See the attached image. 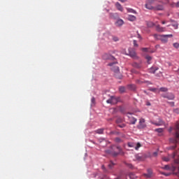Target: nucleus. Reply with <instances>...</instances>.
Here are the masks:
<instances>
[{"mask_svg":"<svg viewBox=\"0 0 179 179\" xmlns=\"http://www.w3.org/2000/svg\"><path fill=\"white\" fill-rule=\"evenodd\" d=\"M112 52H115L114 51H109V52H105L102 55V58L103 59H109L112 61V63H109L108 66L110 67V70L114 71L115 76L116 78H122V76L120 71L119 67L117 66L118 64V61L114 55H112Z\"/></svg>","mask_w":179,"mask_h":179,"instance_id":"f257e3e1","label":"nucleus"},{"mask_svg":"<svg viewBox=\"0 0 179 179\" xmlns=\"http://www.w3.org/2000/svg\"><path fill=\"white\" fill-rule=\"evenodd\" d=\"M172 130H175V137L173 138H170V142L173 143V145H171L169 149L174 150V149H176L177 143L179 141V122H177L174 127H171L170 131H172Z\"/></svg>","mask_w":179,"mask_h":179,"instance_id":"f03ea898","label":"nucleus"},{"mask_svg":"<svg viewBox=\"0 0 179 179\" xmlns=\"http://www.w3.org/2000/svg\"><path fill=\"white\" fill-rule=\"evenodd\" d=\"M173 34H154V38L160 40L162 43H168L169 38H172Z\"/></svg>","mask_w":179,"mask_h":179,"instance_id":"7ed1b4c3","label":"nucleus"},{"mask_svg":"<svg viewBox=\"0 0 179 179\" xmlns=\"http://www.w3.org/2000/svg\"><path fill=\"white\" fill-rule=\"evenodd\" d=\"M126 55H129L133 59H139V57L135 50V48H133L131 47H129L128 48V52H125Z\"/></svg>","mask_w":179,"mask_h":179,"instance_id":"20e7f679","label":"nucleus"},{"mask_svg":"<svg viewBox=\"0 0 179 179\" xmlns=\"http://www.w3.org/2000/svg\"><path fill=\"white\" fill-rule=\"evenodd\" d=\"M115 149H117L118 152H111L110 150H106V153L113 155V156H118L119 153L122 154V148L120 145H116L114 147Z\"/></svg>","mask_w":179,"mask_h":179,"instance_id":"39448f33","label":"nucleus"},{"mask_svg":"<svg viewBox=\"0 0 179 179\" xmlns=\"http://www.w3.org/2000/svg\"><path fill=\"white\" fill-rule=\"evenodd\" d=\"M150 123L155 126H166L165 122L160 117H159L157 120H151Z\"/></svg>","mask_w":179,"mask_h":179,"instance_id":"423d86ee","label":"nucleus"},{"mask_svg":"<svg viewBox=\"0 0 179 179\" xmlns=\"http://www.w3.org/2000/svg\"><path fill=\"white\" fill-rule=\"evenodd\" d=\"M176 156H177V152H174L173 154V159L175 161V163H176V164H178V173H173L174 174H176V176H178L179 177V156H178L177 159H176Z\"/></svg>","mask_w":179,"mask_h":179,"instance_id":"0eeeda50","label":"nucleus"},{"mask_svg":"<svg viewBox=\"0 0 179 179\" xmlns=\"http://www.w3.org/2000/svg\"><path fill=\"white\" fill-rule=\"evenodd\" d=\"M153 2H155V0H148L145 3V8L148 10H155V7L152 6Z\"/></svg>","mask_w":179,"mask_h":179,"instance_id":"6e6552de","label":"nucleus"},{"mask_svg":"<svg viewBox=\"0 0 179 179\" xmlns=\"http://www.w3.org/2000/svg\"><path fill=\"white\" fill-rule=\"evenodd\" d=\"M106 103L110 104H117V103H118V99L112 96L108 100H106Z\"/></svg>","mask_w":179,"mask_h":179,"instance_id":"1a4fd4ad","label":"nucleus"},{"mask_svg":"<svg viewBox=\"0 0 179 179\" xmlns=\"http://www.w3.org/2000/svg\"><path fill=\"white\" fill-rule=\"evenodd\" d=\"M127 115L129 119L130 123L131 124H136L137 119H136V117H134L131 113H128Z\"/></svg>","mask_w":179,"mask_h":179,"instance_id":"9d476101","label":"nucleus"},{"mask_svg":"<svg viewBox=\"0 0 179 179\" xmlns=\"http://www.w3.org/2000/svg\"><path fill=\"white\" fill-rule=\"evenodd\" d=\"M129 147H134V149L136 150H138L139 148L141 147V143H134V142H130L128 143Z\"/></svg>","mask_w":179,"mask_h":179,"instance_id":"9b49d317","label":"nucleus"},{"mask_svg":"<svg viewBox=\"0 0 179 179\" xmlns=\"http://www.w3.org/2000/svg\"><path fill=\"white\" fill-rule=\"evenodd\" d=\"M164 99H168V100H174L175 96L173 93H166V94H162Z\"/></svg>","mask_w":179,"mask_h":179,"instance_id":"f8f14e48","label":"nucleus"},{"mask_svg":"<svg viewBox=\"0 0 179 179\" xmlns=\"http://www.w3.org/2000/svg\"><path fill=\"white\" fill-rule=\"evenodd\" d=\"M145 119H140L139 120V124L138 126V129H145L146 127V124L145 123Z\"/></svg>","mask_w":179,"mask_h":179,"instance_id":"ddd939ff","label":"nucleus"},{"mask_svg":"<svg viewBox=\"0 0 179 179\" xmlns=\"http://www.w3.org/2000/svg\"><path fill=\"white\" fill-rule=\"evenodd\" d=\"M157 31H159V33H163L164 31H165V28L164 27H161L159 24L155 25Z\"/></svg>","mask_w":179,"mask_h":179,"instance_id":"4468645a","label":"nucleus"},{"mask_svg":"<svg viewBox=\"0 0 179 179\" xmlns=\"http://www.w3.org/2000/svg\"><path fill=\"white\" fill-rule=\"evenodd\" d=\"M152 174H153V172L152 169H148V173H145L144 176H145V177H148V178H150V177H152Z\"/></svg>","mask_w":179,"mask_h":179,"instance_id":"2eb2a0df","label":"nucleus"},{"mask_svg":"<svg viewBox=\"0 0 179 179\" xmlns=\"http://www.w3.org/2000/svg\"><path fill=\"white\" fill-rule=\"evenodd\" d=\"M163 169H164L165 170H173V171H175L176 167V166H173L172 167H170V166H169V164H166Z\"/></svg>","mask_w":179,"mask_h":179,"instance_id":"dca6fc26","label":"nucleus"},{"mask_svg":"<svg viewBox=\"0 0 179 179\" xmlns=\"http://www.w3.org/2000/svg\"><path fill=\"white\" fill-rule=\"evenodd\" d=\"M154 10L157 11H162L164 10V6H162V4H159V6L154 7Z\"/></svg>","mask_w":179,"mask_h":179,"instance_id":"f3484780","label":"nucleus"},{"mask_svg":"<svg viewBox=\"0 0 179 179\" xmlns=\"http://www.w3.org/2000/svg\"><path fill=\"white\" fill-rule=\"evenodd\" d=\"M123 24H124V21H123V20H121V19L117 20L115 22V25L117 27H122V25H123Z\"/></svg>","mask_w":179,"mask_h":179,"instance_id":"a211bd4d","label":"nucleus"},{"mask_svg":"<svg viewBox=\"0 0 179 179\" xmlns=\"http://www.w3.org/2000/svg\"><path fill=\"white\" fill-rule=\"evenodd\" d=\"M157 70H159L158 67H151L149 69V73H152L153 74H155L156 71H157Z\"/></svg>","mask_w":179,"mask_h":179,"instance_id":"6ab92c4d","label":"nucleus"},{"mask_svg":"<svg viewBox=\"0 0 179 179\" xmlns=\"http://www.w3.org/2000/svg\"><path fill=\"white\" fill-rule=\"evenodd\" d=\"M119 92L120 93H125L126 92V88L124 85H120L119 87Z\"/></svg>","mask_w":179,"mask_h":179,"instance_id":"aec40b11","label":"nucleus"},{"mask_svg":"<svg viewBox=\"0 0 179 179\" xmlns=\"http://www.w3.org/2000/svg\"><path fill=\"white\" fill-rule=\"evenodd\" d=\"M133 67H134L135 69H141L142 66L141 64V63H133L132 64Z\"/></svg>","mask_w":179,"mask_h":179,"instance_id":"412c9836","label":"nucleus"},{"mask_svg":"<svg viewBox=\"0 0 179 179\" xmlns=\"http://www.w3.org/2000/svg\"><path fill=\"white\" fill-rule=\"evenodd\" d=\"M145 58L147 59L148 64H151V61L152 59V57H151V55H145Z\"/></svg>","mask_w":179,"mask_h":179,"instance_id":"4be33fe9","label":"nucleus"},{"mask_svg":"<svg viewBox=\"0 0 179 179\" xmlns=\"http://www.w3.org/2000/svg\"><path fill=\"white\" fill-rule=\"evenodd\" d=\"M115 6L117 10H119L120 11H123V7L121 6V4H120V3H116Z\"/></svg>","mask_w":179,"mask_h":179,"instance_id":"5701e85b","label":"nucleus"},{"mask_svg":"<svg viewBox=\"0 0 179 179\" xmlns=\"http://www.w3.org/2000/svg\"><path fill=\"white\" fill-rule=\"evenodd\" d=\"M128 20L129 21H135L136 20V17H135V15H129Z\"/></svg>","mask_w":179,"mask_h":179,"instance_id":"b1692460","label":"nucleus"},{"mask_svg":"<svg viewBox=\"0 0 179 179\" xmlns=\"http://www.w3.org/2000/svg\"><path fill=\"white\" fill-rule=\"evenodd\" d=\"M155 22H152V21H148L147 26L149 27H155Z\"/></svg>","mask_w":179,"mask_h":179,"instance_id":"393cba45","label":"nucleus"},{"mask_svg":"<svg viewBox=\"0 0 179 179\" xmlns=\"http://www.w3.org/2000/svg\"><path fill=\"white\" fill-rule=\"evenodd\" d=\"M104 131V129H98L97 130H96V133H97L98 134H103Z\"/></svg>","mask_w":179,"mask_h":179,"instance_id":"a878e982","label":"nucleus"},{"mask_svg":"<svg viewBox=\"0 0 179 179\" xmlns=\"http://www.w3.org/2000/svg\"><path fill=\"white\" fill-rule=\"evenodd\" d=\"M129 178L131 179H136V176L134 173H129Z\"/></svg>","mask_w":179,"mask_h":179,"instance_id":"bb28decb","label":"nucleus"},{"mask_svg":"<svg viewBox=\"0 0 179 179\" xmlns=\"http://www.w3.org/2000/svg\"><path fill=\"white\" fill-rule=\"evenodd\" d=\"M129 88H131V90H136V85L134 84H130V85H128Z\"/></svg>","mask_w":179,"mask_h":179,"instance_id":"cd10ccee","label":"nucleus"},{"mask_svg":"<svg viewBox=\"0 0 179 179\" xmlns=\"http://www.w3.org/2000/svg\"><path fill=\"white\" fill-rule=\"evenodd\" d=\"M173 27L175 28V29H177L178 28V24L176 21H173Z\"/></svg>","mask_w":179,"mask_h":179,"instance_id":"c85d7f7f","label":"nucleus"},{"mask_svg":"<svg viewBox=\"0 0 179 179\" xmlns=\"http://www.w3.org/2000/svg\"><path fill=\"white\" fill-rule=\"evenodd\" d=\"M160 91L161 92H168V88L166 87H161Z\"/></svg>","mask_w":179,"mask_h":179,"instance_id":"c756f323","label":"nucleus"},{"mask_svg":"<svg viewBox=\"0 0 179 179\" xmlns=\"http://www.w3.org/2000/svg\"><path fill=\"white\" fill-rule=\"evenodd\" d=\"M127 11L129 13H133L134 14H136V11H135V10H133L132 8H128Z\"/></svg>","mask_w":179,"mask_h":179,"instance_id":"7c9ffc66","label":"nucleus"},{"mask_svg":"<svg viewBox=\"0 0 179 179\" xmlns=\"http://www.w3.org/2000/svg\"><path fill=\"white\" fill-rule=\"evenodd\" d=\"M155 131L157 133H163L164 129L159 128V129H155Z\"/></svg>","mask_w":179,"mask_h":179,"instance_id":"2f4dec72","label":"nucleus"},{"mask_svg":"<svg viewBox=\"0 0 179 179\" xmlns=\"http://www.w3.org/2000/svg\"><path fill=\"white\" fill-rule=\"evenodd\" d=\"M173 47L175 48H179V43H173Z\"/></svg>","mask_w":179,"mask_h":179,"instance_id":"473e14b6","label":"nucleus"},{"mask_svg":"<svg viewBox=\"0 0 179 179\" xmlns=\"http://www.w3.org/2000/svg\"><path fill=\"white\" fill-rule=\"evenodd\" d=\"M114 163L113 162H110V163L108 164V167L110 169H113V166H114Z\"/></svg>","mask_w":179,"mask_h":179,"instance_id":"72a5a7b5","label":"nucleus"},{"mask_svg":"<svg viewBox=\"0 0 179 179\" xmlns=\"http://www.w3.org/2000/svg\"><path fill=\"white\" fill-rule=\"evenodd\" d=\"M150 92H154V93H155V92H157V88H150Z\"/></svg>","mask_w":179,"mask_h":179,"instance_id":"f704fd0d","label":"nucleus"},{"mask_svg":"<svg viewBox=\"0 0 179 179\" xmlns=\"http://www.w3.org/2000/svg\"><path fill=\"white\" fill-rule=\"evenodd\" d=\"M169 104H170V106H171L172 107H174L175 106V103L174 101H168Z\"/></svg>","mask_w":179,"mask_h":179,"instance_id":"c9c22d12","label":"nucleus"},{"mask_svg":"<svg viewBox=\"0 0 179 179\" xmlns=\"http://www.w3.org/2000/svg\"><path fill=\"white\" fill-rule=\"evenodd\" d=\"M134 47H138V44L136 40H134Z\"/></svg>","mask_w":179,"mask_h":179,"instance_id":"e433bc0d","label":"nucleus"},{"mask_svg":"<svg viewBox=\"0 0 179 179\" xmlns=\"http://www.w3.org/2000/svg\"><path fill=\"white\" fill-rule=\"evenodd\" d=\"M162 160L164 162H169L170 159L169 157H162Z\"/></svg>","mask_w":179,"mask_h":179,"instance_id":"4c0bfd02","label":"nucleus"},{"mask_svg":"<svg viewBox=\"0 0 179 179\" xmlns=\"http://www.w3.org/2000/svg\"><path fill=\"white\" fill-rule=\"evenodd\" d=\"M115 141H117V143H120L122 141V140L120 137H116Z\"/></svg>","mask_w":179,"mask_h":179,"instance_id":"58836bf2","label":"nucleus"},{"mask_svg":"<svg viewBox=\"0 0 179 179\" xmlns=\"http://www.w3.org/2000/svg\"><path fill=\"white\" fill-rule=\"evenodd\" d=\"M173 112L176 113L177 114H179V108H174Z\"/></svg>","mask_w":179,"mask_h":179,"instance_id":"ea45409f","label":"nucleus"},{"mask_svg":"<svg viewBox=\"0 0 179 179\" xmlns=\"http://www.w3.org/2000/svg\"><path fill=\"white\" fill-rule=\"evenodd\" d=\"M113 41H119L118 37H113Z\"/></svg>","mask_w":179,"mask_h":179,"instance_id":"a19ab883","label":"nucleus"},{"mask_svg":"<svg viewBox=\"0 0 179 179\" xmlns=\"http://www.w3.org/2000/svg\"><path fill=\"white\" fill-rule=\"evenodd\" d=\"M91 101L92 103H96V99L94 97H92V99H91Z\"/></svg>","mask_w":179,"mask_h":179,"instance_id":"79ce46f5","label":"nucleus"},{"mask_svg":"<svg viewBox=\"0 0 179 179\" xmlns=\"http://www.w3.org/2000/svg\"><path fill=\"white\" fill-rule=\"evenodd\" d=\"M170 5H171V7H173V8L176 7V3H171Z\"/></svg>","mask_w":179,"mask_h":179,"instance_id":"37998d69","label":"nucleus"},{"mask_svg":"<svg viewBox=\"0 0 179 179\" xmlns=\"http://www.w3.org/2000/svg\"><path fill=\"white\" fill-rule=\"evenodd\" d=\"M122 121V119H117L116 120V123H121Z\"/></svg>","mask_w":179,"mask_h":179,"instance_id":"c03bdc74","label":"nucleus"},{"mask_svg":"<svg viewBox=\"0 0 179 179\" xmlns=\"http://www.w3.org/2000/svg\"><path fill=\"white\" fill-rule=\"evenodd\" d=\"M142 51L148 52L149 51L148 48H142Z\"/></svg>","mask_w":179,"mask_h":179,"instance_id":"a18cd8bd","label":"nucleus"},{"mask_svg":"<svg viewBox=\"0 0 179 179\" xmlns=\"http://www.w3.org/2000/svg\"><path fill=\"white\" fill-rule=\"evenodd\" d=\"M157 155H158L157 152H155L153 153V156H154L155 157H157Z\"/></svg>","mask_w":179,"mask_h":179,"instance_id":"49530a36","label":"nucleus"},{"mask_svg":"<svg viewBox=\"0 0 179 179\" xmlns=\"http://www.w3.org/2000/svg\"><path fill=\"white\" fill-rule=\"evenodd\" d=\"M176 7L177 8H179V1H178V3H176Z\"/></svg>","mask_w":179,"mask_h":179,"instance_id":"de8ad7c7","label":"nucleus"},{"mask_svg":"<svg viewBox=\"0 0 179 179\" xmlns=\"http://www.w3.org/2000/svg\"><path fill=\"white\" fill-rule=\"evenodd\" d=\"M119 127H121V128L125 127V124H119Z\"/></svg>","mask_w":179,"mask_h":179,"instance_id":"09e8293b","label":"nucleus"},{"mask_svg":"<svg viewBox=\"0 0 179 179\" xmlns=\"http://www.w3.org/2000/svg\"><path fill=\"white\" fill-rule=\"evenodd\" d=\"M128 167H129L130 169H133L134 166L133 164H128Z\"/></svg>","mask_w":179,"mask_h":179,"instance_id":"8fccbe9b","label":"nucleus"},{"mask_svg":"<svg viewBox=\"0 0 179 179\" xmlns=\"http://www.w3.org/2000/svg\"><path fill=\"white\" fill-rule=\"evenodd\" d=\"M164 174H165V176H170V173H164Z\"/></svg>","mask_w":179,"mask_h":179,"instance_id":"3c124183","label":"nucleus"},{"mask_svg":"<svg viewBox=\"0 0 179 179\" xmlns=\"http://www.w3.org/2000/svg\"><path fill=\"white\" fill-rule=\"evenodd\" d=\"M147 106H151V103L148 102V103H147Z\"/></svg>","mask_w":179,"mask_h":179,"instance_id":"603ef678","label":"nucleus"},{"mask_svg":"<svg viewBox=\"0 0 179 179\" xmlns=\"http://www.w3.org/2000/svg\"><path fill=\"white\" fill-rule=\"evenodd\" d=\"M116 179H122L121 176H119L118 178H116Z\"/></svg>","mask_w":179,"mask_h":179,"instance_id":"864d4df0","label":"nucleus"},{"mask_svg":"<svg viewBox=\"0 0 179 179\" xmlns=\"http://www.w3.org/2000/svg\"><path fill=\"white\" fill-rule=\"evenodd\" d=\"M119 1H121V2H125V1L127 0H119Z\"/></svg>","mask_w":179,"mask_h":179,"instance_id":"5fc2aeb1","label":"nucleus"},{"mask_svg":"<svg viewBox=\"0 0 179 179\" xmlns=\"http://www.w3.org/2000/svg\"><path fill=\"white\" fill-rule=\"evenodd\" d=\"M162 24H166V21H162Z\"/></svg>","mask_w":179,"mask_h":179,"instance_id":"6e6d98bb","label":"nucleus"},{"mask_svg":"<svg viewBox=\"0 0 179 179\" xmlns=\"http://www.w3.org/2000/svg\"><path fill=\"white\" fill-rule=\"evenodd\" d=\"M138 38H141V36H140V34H138Z\"/></svg>","mask_w":179,"mask_h":179,"instance_id":"4d7b16f0","label":"nucleus"},{"mask_svg":"<svg viewBox=\"0 0 179 179\" xmlns=\"http://www.w3.org/2000/svg\"><path fill=\"white\" fill-rule=\"evenodd\" d=\"M102 169H105V166H102Z\"/></svg>","mask_w":179,"mask_h":179,"instance_id":"13d9d810","label":"nucleus"},{"mask_svg":"<svg viewBox=\"0 0 179 179\" xmlns=\"http://www.w3.org/2000/svg\"><path fill=\"white\" fill-rule=\"evenodd\" d=\"M152 52H154V51L152 50Z\"/></svg>","mask_w":179,"mask_h":179,"instance_id":"bf43d9fd","label":"nucleus"},{"mask_svg":"<svg viewBox=\"0 0 179 179\" xmlns=\"http://www.w3.org/2000/svg\"><path fill=\"white\" fill-rule=\"evenodd\" d=\"M159 74L161 75V74H162V73H159Z\"/></svg>","mask_w":179,"mask_h":179,"instance_id":"052dcab7","label":"nucleus"},{"mask_svg":"<svg viewBox=\"0 0 179 179\" xmlns=\"http://www.w3.org/2000/svg\"><path fill=\"white\" fill-rule=\"evenodd\" d=\"M138 83H140V81H139V80H138Z\"/></svg>","mask_w":179,"mask_h":179,"instance_id":"680f3d73","label":"nucleus"},{"mask_svg":"<svg viewBox=\"0 0 179 179\" xmlns=\"http://www.w3.org/2000/svg\"><path fill=\"white\" fill-rule=\"evenodd\" d=\"M178 74H179V71H178Z\"/></svg>","mask_w":179,"mask_h":179,"instance_id":"e2e57ef3","label":"nucleus"}]
</instances>
